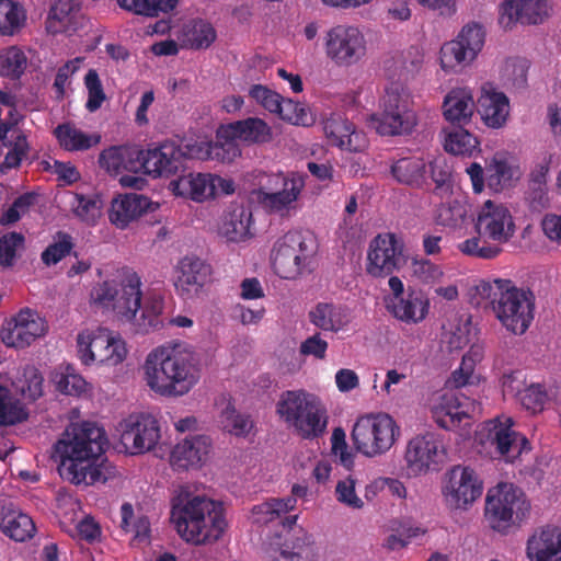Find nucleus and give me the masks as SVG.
I'll return each instance as SVG.
<instances>
[{
    "label": "nucleus",
    "mask_w": 561,
    "mask_h": 561,
    "mask_svg": "<svg viewBox=\"0 0 561 561\" xmlns=\"http://www.w3.org/2000/svg\"><path fill=\"white\" fill-rule=\"evenodd\" d=\"M457 41L468 47L471 57H477L484 44V31L477 23L468 24L462 27Z\"/></svg>",
    "instance_id": "obj_61"
},
{
    "label": "nucleus",
    "mask_w": 561,
    "mask_h": 561,
    "mask_svg": "<svg viewBox=\"0 0 561 561\" xmlns=\"http://www.w3.org/2000/svg\"><path fill=\"white\" fill-rule=\"evenodd\" d=\"M276 413L305 439L318 438L327 430V410L317 396L304 389L283 391Z\"/></svg>",
    "instance_id": "obj_6"
},
{
    "label": "nucleus",
    "mask_w": 561,
    "mask_h": 561,
    "mask_svg": "<svg viewBox=\"0 0 561 561\" xmlns=\"http://www.w3.org/2000/svg\"><path fill=\"white\" fill-rule=\"evenodd\" d=\"M121 445L130 455L150 451L158 444L161 433L158 420L150 414H130L119 423Z\"/></svg>",
    "instance_id": "obj_15"
},
{
    "label": "nucleus",
    "mask_w": 561,
    "mask_h": 561,
    "mask_svg": "<svg viewBox=\"0 0 561 561\" xmlns=\"http://www.w3.org/2000/svg\"><path fill=\"white\" fill-rule=\"evenodd\" d=\"M73 248L72 238L68 233H58V239L49 244L42 253L46 265H53L66 257Z\"/></svg>",
    "instance_id": "obj_59"
},
{
    "label": "nucleus",
    "mask_w": 561,
    "mask_h": 561,
    "mask_svg": "<svg viewBox=\"0 0 561 561\" xmlns=\"http://www.w3.org/2000/svg\"><path fill=\"white\" fill-rule=\"evenodd\" d=\"M430 172L433 182L435 183L434 194L443 196L451 191V168L445 158H436L430 162Z\"/></svg>",
    "instance_id": "obj_55"
},
{
    "label": "nucleus",
    "mask_w": 561,
    "mask_h": 561,
    "mask_svg": "<svg viewBox=\"0 0 561 561\" xmlns=\"http://www.w3.org/2000/svg\"><path fill=\"white\" fill-rule=\"evenodd\" d=\"M391 175L401 184L421 187L425 181L426 162L422 157H402L390 167Z\"/></svg>",
    "instance_id": "obj_35"
},
{
    "label": "nucleus",
    "mask_w": 561,
    "mask_h": 561,
    "mask_svg": "<svg viewBox=\"0 0 561 561\" xmlns=\"http://www.w3.org/2000/svg\"><path fill=\"white\" fill-rule=\"evenodd\" d=\"M468 51V47L457 39L445 43L440 48L442 68L448 70L462 64L471 62L476 57H471Z\"/></svg>",
    "instance_id": "obj_51"
},
{
    "label": "nucleus",
    "mask_w": 561,
    "mask_h": 561,
    "mask_svg": "<svg viewBox=\"0 0 561 561\" xmlns=\"http://www.w3.org/2000/svg\"><path fill=\"white\" fill-rule=\"evenodd\" d=\"M276 114L283 121L289 122L294 125H309V118L307 111L297 102H294L290 99H284L280 101L279 110L276 111Z\"/></svg>",
    "instance_id": "obj_64"
},
{
    "label": "nucleus",
    "mask_w": 561,
    "mask_h": 561,
    "mask_svg": "<svg viewBox=\"0 0 561 561\" xmlns=\"http://www.w3.org/2000/svg\"><path fill=\"white\" fill-rule=\"evenodd\" d=\"M24 245V236L12 231L0 237V265L12 266L16 251Z\"/></svg>",
    "instance_id": "obj_60"
},
{
    "label": "nucleus",
    "mask_w": 561,
    "mask_h": 561,
    "mask_svg": "<svg viewBox=\"0 0 561 561\" xmlns=\"http://www.w3.org/2000/svg\"><path fill=\"white\" fill-rule=\"evenodd\" d=\"M147 385L156 393L181 397L201 379V364L194 352L160 346L152 350L144 365Z\"/></svg>",
    "instance_id": "obj_3"
},
{
    "label": "nucleus",
    "mask_w": 561,
    "mask_h": 561,
    "mask_svg": "<svg viewBox=\"0 0 561 561\" xmlns=\"http://www.w3.org/2000/svg\"><path fill=\"white\" fill-rule=\"evenodd\" d=\"M175 195L204 202L214 197V182L210 173H188L170 183Z\"/></svg>",
    "instance_id": "obj_30"
},
{
    "label": "nucleus",
    "mask_w": 561,
    "mask_h": 561,
    "mask_svg": "<svg viewBox=\"0 0 561 561\" xmlns=\"http://www.w3.org/2000/svg\"><path fill=\"white\" fill-rule=\"evenodd\" d=\"M121 8L136 14L158 16L160 12L173 11L179 0H117Z\"/></svg>",
    "instance_id": "obj_46"
},
{
    "label": "nucleus",
    "mask_w": 561,
    "mask_h": 561,
    "mask_svg": "<svg viewBox=\"0 0 561 561\" xmlns=\"http://www.w3.org/2000/svg\"><path fill=\"white\" fill-rule=\"evenodd\" d=\"M482 489V482L473 469L455 466L448 472V481L443 489V494L450 508L461 510L479 499Z\"/></svg>",
    "instance_id": "obj_17"
},
{
    "label": "nucleus",
    "mask_w": 561,
    "mask_h": 561,
    "mask_svg": "<svg viewBox=\"0 0 561 561\" xmlns=\"http://www.w3.org/2000/svg\"><path fill=\"white\" fill-rule=\"evenodd\" d=\"M313 238L298 230H290L273 247L272 264L275 273L285 279L302 274L314 253Z\"/></svg>",
    "instance_id": "obj_10"
},
{
    "label": "nucleus",
    "mask_w": 561,
    "mask_h": 561,
    "mask_svg": "<svg viewBox=\"0 0 561 561\" xmlns=\"http://www.w3.org/2000/svg\"><path fill=\"white\" fill-rule=\"evenodd\" d=\"M470 302L477 307L490 304L501 324L516 335L524 334L534 320V293L511 279L479 280L470 289Z\"/></svg>",
    "instance_id": "obj_2"
},
{
    "label": "nucleus",
    "mask_w": 561,
    "mask_h": 561,
    "mask_svg": "<svg viewBox=\"0 0 561 561\" xmlns=\"http://www.w3.org/2000/svg\"><path fill=\"white\" fill-rule=\"evenodd\" d=\"M28 417L24 404L11 397L9 390L0 386V426L15 425Z\"/></svg>",
    "instance_id": "obj_45"
},
{
    "label": "nucleus",
    "mask_w": 561,
    "mask_h": 561,
    "mask_svg": "<svg viewBox=\"0 0 561 561\" xmlns=\"http://www.w3.org/2000/svg\"><path fill=\"white\" fill-rule=\"evenodd\" d=\"M83 81L88 92L85 108L88 112L94 113L101 108L102 104L106 100L102 81L95 69H89Z\"/></svg>",
    "instance_id": "obj_54"
},
{
    "label": "nucleus",
    "mask_w": 561,
    "mask_h": 561,
    "mask_svg": "<svg viewBox=\"0 0 561 561\" xmlns=\"http://www.w3.org/2000/svg\"><path fill=\"white\" fill-rule=\"evenodd\" d=\"M171 520L179 536L194 545L219 539L227 526L220 503L184 489L172 500Z\"/></svg>",
    "instance_id": "obj_4"
},
{
    "label": "nucleus",
    "mask_w": 561,
    "mask_h": 561,
    "mask_svg": "<svg viewBox=\"0 0 561 561\" xmlns=\"http://www.w3.org/2000/svg\"><path fill=\"white\" fill-rule=\"evenodd\" d=\"M309 320L325 332H339L347 323L343 308L331 302H318L309 311Z\"/></svg>",
    "instance_id": "obj_37"
},
{
    "label": "nucleus",
    "mask_w": 561,
    "mask_h": 561,
    "mask_svg": "<svg viewBox=\"0 0 561 561\" xmlns=\"http://www.w3.org/2000/svg\"><path fill=\"white\" fill-rule=\"evenodd\" d=\"M522 381L516 374L504 375L502 378V391L504 396L517 397L520 404L531 413L541 412L548 400L545 387L533 383L520 389Z\"/></svg>",
    "instance_id": "obj_28"
},
{
    "label": "nucleus",
    "mask_w": 561,
    "mask_h": 561,
    "mask_svg": "<svg viewBox=\"0 0 561 561\" xmlns=\"http://www.w3.org/2000/svg\"><path fill=\"white\" fill-rule=\"evenodd\" d=\"M230 136L248 145L265 144L272 139L271 127L259 117H248L229 124Z\"/></svg>",
    "instance_id": "obj_36"
},
{
    "label": "nucleus",
    "mask_w": 561,
    "mask_h": 561,
    "mask_svg": "<svg viewBox=\"0 0 561 561\" xmlns=\"http://www.w3.org/2000/svg\"><path fill=\"white\" fill-rule=\"evenodd\" d=\"M25 67L26 56L20 48L12 46L0 54V76L20 78Z\"/></svg>",
    "instance_id": "obj_50"
},
{
    "label": "nucleus",
    "mask_w": 561,
    "mask_h": 561,
    "mask_svg": "<svg viewBox=\"0 0 561 561\" xmlns=\"http://www.w3.org/2000/svg\"><path fill=\"white\" fill-rule=\"evenodd\" d=\"M296 506L294 497L270 499L252 507V514L255 516V523L267 524L275 519H280L283 515L293 511Z\"/></svg>",
    "instance_id": "obj_44"
},
{
    "label": "nucleus",
    "mask_w": 561,
    "mask_h": 561,
    "mask_svg": "<svg viewBox=\"0 0 561 561\" xmlns=\"http://www.w3.org/2000/svg\"><path fill=\"white\" fill-rule=\"evenodd\" d=\"M105 431L92 422L70 424L54 445L59 476L75 485L106 482Z\"/></svg>",
    "instance_id": "obj_1"
},
{
    "label": "nucleus",
    "mask_w": 561,
    "mask_h": 561,
    "mask_svg": "<svg viewBox=\"0 0 561 561\" xmlns=\"http://www.w3.org/2000/svg\"><path fill=\"white\" fill-rule=\"evenodd\" d=\"M529 507L520 490L512 484H500L486 495L485 519L492 529L503 533L514 524V517H525Z\"/></svg>",
    "instance_id": "obj_12"
},
{
    "label": "nucleus",
    "mask_w": 561,
    "mask_h": 561,
    "mask_svg": "<svg viewBox=\"0 0 561 561\" xmlns=\"http://www.w3.org/2000/svg\"><path fill=\"white\" fill-rule=\"evenodd\" d=\"M323 48L327 58L335 66L348 68L365 58L367 41L357 26L337 24L325 32Z\"/></svg>",
    "instance_id": "obj_11"
},
{
    "label": "nucleus",
    "mask_w": 561,
    "mask_h": 561,
    "mask_svg": "<svg viewBox=\"0 0 561 561\" xmlns=\"http://www.w3.org/2000/svg\"><path fill=\"white\" fill-rule=\"evenodd\" d=\"M366 271L373 277H386L405 264L403 243L394 233L376 236L369 244Z\"/></svg>",
    "instance_id": "obj_16"
},
{
    "label": "nucleus",
    "mask_w": 561,
    "mask_h": 561,
    "mask_svg": "<svg viewBox=\"0 0 561 561\" xmlns=\"http://www.w3.org/2000/svg\"><path fill=\"white\" fill-rule=\"evenodd\" d=\"M522 24H539L549 14L548 0H522Z\"/></svg>",
    "instance_id": "obj_63"
},
{
    "label": "nucleus",
    "mask_w": 561,
    "mask_h": 561,
    "mask_svg": "<svg viewBox=\"0 0 561 561\" xmlns=\"http://www.w3.org/2000/svg\"><path fill=\"white\" fill-rule=\"evenodd\" d=\"M473 111L474 101L471 92L467 89H454L444 99V117L455 127L469 123Z\"/></svg>",
    "instance_id": "obj_32"
},
{
    "label": "nucleus",
    "mask_w": 561,
    "mask_h": 561,
    "mask_svg": "<svg viewBox=\"0 0 561 561\" xmlns=\"http://www.w3.org/2000/svg\"><path fill=\"white\" fill-rule=\"evenodd\" d=\"M377 133L381 136L410 134L416 125L409 91L399 82H391L385 90L380 112L371 116Z\"/></svg>",
    "instance_id": "obj_7"
},
{
    "label": "nucleus",
    "mask_w": 561,
    "mask_h": 561,
    "mask_svg": "<svg viewBox=\"0 0 561 561\" xmlns=\"http://www.w3.org/2000/svg\"><path fill=\"white\" fill-rule=\"evenodd\" d=\"M331 445L332 454L339 459V462L346 470H351L354 467V455L348 450L346 435L342 427L333 430Z\"/></svg>",
    "instance_id": "obj_62"
},
{
    "label": "nucleus",
    "mask_w": 561,
    "mask_h": 561,
    "mask_svg": "<svg viewBox=\"0 0 561 561\" xmlns=\"http://www.w3.org/2000/svg\"><path fill=\"white\" fill-rule=\"evenodd\" d=\"M25 13L12 0H0V34L13 35L23 25Z\"/></svg>",
    "instance_id": "obj_47"
},
{
    "label": "nucleus",
    "mask_w": 561,
    "mask_h": 561,
    "mask_svg": "<svg viewBox=\"0 0 561 561\" xmlns=\"http://www.w3.org/2000/svg\"><path fill=\"white\" fill-rule=\"evenodd\" d=\"M46 331L45 319L36 311L24 308L2 328L1 340L9 347L25 348L44 335Z\"/></svg>",
    "instance_id": "obj_18"
},
{
    "label": "nucleus",
    "mask_w": 561,
    "mask_h": 561,
    "mask_svg": "<svg viewBox=\"0 0 561 561\" xmlns=\"http://www.w3.org/2000/svg\"><path fill=\"white\" fill-rule=\"evenodd\" d=\"M305 187L300 175L285 176L282 173L267 178L257 191L259 203L270 213L285 216L296 208V202Z\"/></svg>",
    "instance_id": "obj_14"
},
{
    "label": "nucleus",
    "mask_w": 561,
    "mask_h": 561,
    "mask_svg": "<svg viewBox=\"0 0 561 561\" xmlns=\"http://www.w3.org/2000/svg\"><path fill=\"white\" fill-rule=\"evenodd\" d=\"M411 270L413 276L423 284L438 283L444 275L439 265L425 257L413 259L411 263Z\"/></svg>",
    "instance_id": "obj_57"
},
{
    "label": "nucleus",
    "mask_w": 561,
    "mask_h": 561,
    "mask_svg": "<svg viewBox=\"0 0 561 561\" xmlns=\"http://www.w3.org/2000/svg\"><path fill=\"white\" fill-rule=\"evenodd\" d=\"M140 316H135V320L127 321L131 323L138 332L148 333L149 331L158 330L163 325L160 316L163 311V299L160 295H148L144 304L140 302Z\"/></svg>",
    "instance_id": "obj_40"
},
{
    "label": "nucleus",
    "mask_w": 561,
    "mask_h": 561,
    "mask_svg": "<svg viewBox=\"0 0 561 561\" xmlns=\"http://www.w3.org/2000/svg\"><path fill=\"white\" fill-rule=\"evenodd\" d=\"M43 382L44 378L39 370L34 366H26L15 387L23 398L35 401L43 394Z\"/></svg>",
    "instance_id": "obj_49"
},
{
    "label": "nucleus",
    "mask_w": 561,
    "mask_h": 561,
    "mask_svg": "<svg viewBox=\"0 0 561 561\" xmlns=\"http://www.w3.org/2000/svg\"><path fill=\"white\" fill-rule=\"evenodd\" d=\"M210 446V439L205 435L190 436L174 446L170 463L178 471L198 468L206 460Z\"/></svg>",
    "instance_id": "obj_24"
},
{
    "label": "nucleus",
    "mask_w": 561,
    "mask_h": 561,
    "mask_svg": "<svg viewBox=\"0 0 561 561\" xmlns=\"http://www.w3.org/2000/svg\"><path fill=\"white\" fill-rule=\"evenodd\" d=\"M471 218V205L466 196H455L442 203L435 213L438 226L450 230L465 228Z\"/></svg>",
    "instance_id": "obj_31"
},
{
    "label": "nucleus",
    "mask_w": 561,
    "mask_h": 561,
    "mask_svg": "<svg viewBox=\"0 0 561 561\" xmlns=\"http://www.w3.org/2000/svg\"><path fill=\"white\" fill-rule=\"evenodd\" d=\"M299 533L301 536L286 540L278 550H275L274 561H314L317 553L311 536L302 530Z\"/></svg>",
    "instance_id": "obj_39"
},
{
    "label": "nucleus",
    "mask_w": 561,
    "mask_h": 561,
    "mask_svg": "<svg viewBox=\"0 0 561 561\" xmlns=\"http://www.w3.org/2000/svg\"><path fill=\"white\" fill-rule=\"evenodd\" d=\"M399 436V425L387 413H370L358 417L351 433L354 448L368 458L385 455Z\"/></svg>",
    "instance_id": "obj_8"
},
{
    "label": "nucleus",
    "mask_w": 561,
    "mask_h": 561,
    "mask_svg": "<svg viewBox=\"0 0 561 561\" xmlns=\"http://www.w3.org/2000/svg\"><path fill=\"white\" fill-rule=\"evenodd\" d=\"M0 529L14 541L31 539L35 531V524L27 515L16 510L2 507L0 512Z\"/></svg>",
    "instance_id": "obj_34"
},
{
    "label": "nucleus",
    "mask_w": 561,
    "mask_h": 561,
    "mask_svg": "<svg viewBox=\"0 0 561 561\" xmlns=\"http://www.w3.org/2000/svg\"><path fill=\"white\" fill-rule=\"evenodd\" d=\"M480 142L476 136L462 126L454 127L445 137L444 148L455 156L473 157L480 152Z\"/></svg>",
    "instance_id": "obj_42"
},
{
    "label": "nucleus",
    "mask_w": 561,
    "mask_h": 561,
    "mask_svg": "<svg viewBox=\"0 0 561 561\" xmlns=\"http://www.w3.org/2000/svg\"><path fill=\"white\" fill-rule=\"evenodd\" d=\"M514 421L511 416H499L488 424V440L495 447L497 454L507 462H513L523 451L529 450L528 439L513 430Z\"/></svg>",
    "instance_id": "obj_19"
},
{
    "label": "nucleus",
    "mask_w": 561,
    "mask_h": 561,
    "mask_svg": "<svg viewBox=\"0 0 561 561\" xmlns=\"http://www.w3.org/2000/svg\"><path fill=\"white\" fill-rule=\"evenodd\" d=\"M432 417L444 430L451 431L458 427L467 413L460 409L457 398L443 396L439 403L432 408Z\"/></svg>",
    "instance_id": "obj_41"
},
{
    "label": "nucleus",
    "mask_w": 561,
    "mask_h": 561,
    "mask_svg": "<svg viewBox=\"0 0 561 561\" xmlns=\"http://www.w3.org/2000/svg\"><path fill=\"white\" fill-rule=\"evenodd\" d=\"M175 272V290L181 298L187 300L197 297L210 282L213 270L204 260L186 255L179 261Z\"/></svg>",
    "instance_id": "obj_20"
},
{
    "label": "nucleus",
    "mask_w": 561,
    "mask_h": 561,
    "mask_svg": "<svg viewBox=\"0 0 561 561\" xmlns=\"http://www.w3.org/2000/svg\"><path fill=\"white\" fill-rule=\"evenodd\" d=\"M526 550L531 561H561V528L548 525L537 529Z\"/></svg>",
    "instance_id": "obj_27"
},
{
    "label": "nucleus",
    "mask_w": 561,
    "mask_h": 561,
    "mask_svg": "<svg viewBox=\"0 0 561 561\" xmlns=\"http://www.w3.org/2000/svg\"><path fill=\"white\" fill-rule=\"evenodd\" d=\"M478 103L479 113L486 126L500 128L506 123L510 114V101L503 92L484 87Z\"/></svg>",
    "instance_id": "obj_29"
},
{
    "label": "nucleus",
    "mask_w": 561,
    "mask_h": 561,
    "mask_svg": "<svg viewBox=\"0 0 561 561\" xmlns=\"http://www.w3.org/2000/svg\"><path fill=\"white\" fill-rule=\"evenodd\" d=\"M144 173L152 178H170L184 169L182 146L167 140L145 150Z\"/></svg>",
    "instance_id": "obj_22"
},
{
    "label": "nucleus",
    "mask_w": 561,
    "mask_h": 561,
    "mask_svg": "<svg viewBox=\"0 0 561 561\" xmlns=\"http://www.w3.org/2000/svg\"><path fill=\"white\" fill-rule=\"evenodd\" d=\"M216 36V31L210 23L198 20L193 23L187 33V43L193 49L208 48Z\"/></svg>",
    "instance_id": "obj_56"
},
{
    "label": "nucleus",
    "mask_w": 561,
    "mask_h": 561,
    "mask_svg": "<svg viewBox=\"0 0 561 561\" xmlns=\"http://www.w3.org/2000/svg\"><path fill=\"white\" fill-rule=\"evenodd\" d=\"M387 309L396 319L408 324H417L427 317L430 300L421 290L409 288L400 298L389 299Z\"/></svg>",
    "instance_id": "obj_25"
},
{
    "label": "nucleus",
    "mask_w": 561,
    "mask_h": 561,
    "mask_svg": "<svg viewBox=\"0 0 561 561\" xmlns=\"http://www.w3.org/2000/svg\"><path fill=\"white\" fill-rule=\"evenodd\" d=\"M488 186L494 192H501L512 183L514 170L506 160L493 159L486 168Z\"/></svg>",
    "instance_id": "obj_48"
},
{
    "label": "nucleus",
    "mask_w": 561,
    "mask_h": 561,
    "mask_svg": "<svg viewBox=\"0 0 561 561\" xmlns=\"http://www.w3.org/2000/svg\"><path fill=\"white\" fill-rule=\"evenodd\" d=\"M78 356L82 364H104L116 366L121 364L127 350L122 339H116L106 329L85 330L77 337Z\"/></svg>",
    "instance_id": "obj_13"
},
{
    "label": "nucleus",
    "mask_w": 561,
    "mask_h": 561,
    "mask_svg": "<svg viewBox=\"0 0 561 561\" xmlns=\"http://www.w3.org/2000/svg\"><path fill=\"white\" fill-rule=\"evenodd\" d=\"M335 497L341 504L360 510L364 507V501L356 494V480L348 476L340 480L335 486Z\"/></svg>",
    "instance_id": "obj_58"
},
{
    "label": "nucleus",
    "mask_w": 561,
    "mask_h": 561,
    "mask_svg": "<svg viewBox=\"0 0 561 561\" xmlns=\"http://www.w3.org/2000/svg\"><path fill=\"white\" fill-rule=\"evenodd\" d=\"M78 7L77 0H55L46 20L47 32L54 35L65 32Z\"/></svg>",
    "instance_id": "obj_43"
},
{
    "label": "nucleus",
    "mask_w": 561,
    "mask_h": 561,
    "mask_svg": "<svg viewBox=\"0 0 561 561\" xmlns=\"http://www.w3.org/2000/svg\"><path fill=\"white\" fill-rule=\"evenodd\" d=\"M252 211L242 205L234 206L226 216L222 232L229 241L240 242L252 237Z\"/></svg>",
    "instance_id": "obj_38"
},
{
    "label": "nucleus",
    "mask_w": 561,
    "mask_h": 561,
    "mask_svg": "<svg viewBox=\"0 0 561 561\" xmlns=\"http://www.w3.org/2000/svg\"><path fill=\"white\" fill-rule=\"evenodd\" d=\"M405 461L413 473L425 472L443 462L445 449L434 433L413 437L407 446Z\"/></svg>",
    "instance_id": "obj_21"
},
{
    "label": "nucleus",
    "mask_w": 561,
    "mask_h": 561,
    "mask_svg": "<svg viewBox=\"0 0 561 561\" xmlns=\"http://www.w3.org/2000/svg\"><path fill=\"white\" fill-rule=\"evenodd\" d=\"M56 389L67 396L78 397L87 390L88 382L77 374L71 365H67L62 373L56 376Z\"/></svg>",
    "instance_id": "obj_52"
},
{
    "label": "nucleus",
    "mask_w": 561,
    "mask_h": 561,
    "mask_svg": "<svg viewBox=\"0 0 561 561\" xmlns=\"http://www.w3.org/2000/svg\"><path fill=\"white\" fill-rule=\"evenodd\" d=\"M476 237L458 244L459 251L474 259L493 260L502 252L501 244L508 242L516 227L510 209L502 203L486 201L478 213Z\"/></svg>",
    "instance_id": "obj_5"
},
{
    "label": "nucleus",
    "mask_w": 561,
    "mask_h": 561,
    "mask_svg": "<svg viewBox=\"0 0 561 561\" xmlns=\"http://www.w3.org/2000/svg\"><path fill=\"white\" fill-rule=\"evenodd\" d=\"M54 136L58 140L59 146L69 152L87 151L101 141L99 134H88L72 123L59 124L54 129Z\"/></svg>",
    "instance_id": "obj_33"
},
{
    "label": "nucleus",
    "mask_w": 561,
    "mask_h": 561,
    "mask_svg": "<svg viewBox=\"0 0 561 561\" xmlns=\"http://www.w3.org/2000/svg\"><path fill=\"white\" fill-rule=\"evenodd\" d=\"M141 279L136 272L126 270L123 272L121 289L114 280H104L92 291V299L103 307H112L118 320H135L141 302Z\"/></svg>",
    "instance_id": "obj_9"
},
{
    "label": "nucleus",
    "mask_w": 561,
    "mask_h": 561,
    "mask_svg": "<svg viewBox=\"0 0 561 561\" xmlns=\"http://www.w3.org/2000/svg\"><path fill=\"white\" fill-rule=\"evenodd\" d=\"M152 202L145 195L129 193L114 198L108 213L110 221L118 229H125L151 209Z\"/></svg>",
    "instance_id": "obj_26"
},
{
    "label": "nucleus",
    "mask_w": 561,
    "mask_h": 561,
    "mask_svg": "<svg viewBox=\"0 0 561 561\" xmlns=\"http://www.w3.org/2000/svg\"><path fill=\"white\" fill-rule=\"evenodd\" d=\"M71 206L73 214L88 225H94L101 215L100 201L95 196L76 193Z\"/></svg>",
    "instance_id": "obj_53"
},
{
    "label": "nucleus",
    "mask_w": 561,
    "mask_h": 561,
    "mask_svg": "<svg viewBox=\"0 0 561 561\" xmlns=\"http://www.w3.org/2000/svg\"><path fill=\"white\" fill-rule=\"evenodd\" d=\"M323 131L329 144L340 149L360 152L366 148L365 135L341 113H331L323 121Z\"/></svg>",
    "instance_id": "obj_23"
}]
</instances>
